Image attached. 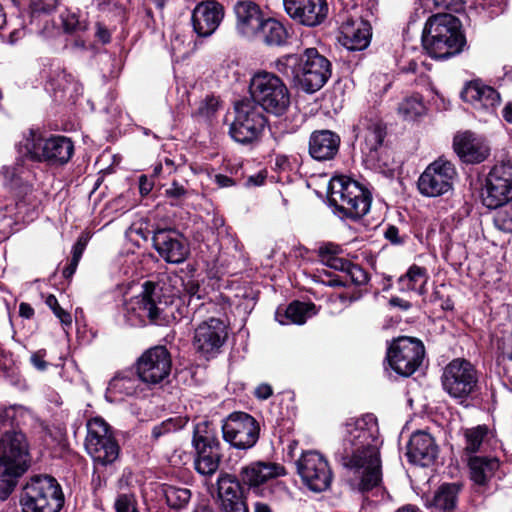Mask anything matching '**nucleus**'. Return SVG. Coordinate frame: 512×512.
<instances>
[{
	"mask_svg": "<svg viewBox=\"0 0 512 512\" xmlns=\"http://www.w3.org/2000/svg\"><path fill=\"white\" fill-rule=\"evenodd\" d=\"M46 89L50 91L56 101H62L65 95L71 91H78V83L64 70H54L47 81Z\"/></svg>",
	"mask_w": 512,
	"mask_h": 512,
	"instance_id": "c9c22d12",
	"label": "nucleus"
},
{
	"mask_svg": "<svg viewBox=\"0 0 512 512\" xmlns=\"http://www.w3.org/2000/svg\"><path fill=\"white\" fill-rule=\"evenodd\" d=\"M166 194L171 198L180 199L186 194V191L182 186L173 183V186L166 190Z\"/></svg>",
	"mask_w": 512,
	"mask_h": 512,
	"instance_id": "e2e57ef3",
	"label": "nucleus"
},
{
	"mask_svg": "<svg viewBox=\"0 0 512 512\" xmlns=\"http://www.w3.org/2000/svg\"><path fill=\"white\" fill-rule=\"evenodd\" d=\"M425 348L423 343L412 337H399L388 348L386 359L389 366L398 375H412L423 362Z\"/></svg>",
	"mask_w": 512,
	"mask_h": 512,
	"instance_id": "2eb2a0df",
	"label": "nucleus"
},
{
	"mask_svg": "<svg viewBox=\"0 0 512 512\" xmlns=\"http://www.w3.org/2000/svg\"><path fill=\"white\" fill-rule=\"evenodd\" d=\"M194 450L196 454L194 469L203 477V480H211L217 472L221 460L218 439L213 438L210 433L204 437V440L194 445Z\"/></svg>",
	"mask_w": 512,
	"mask_h": 512,
	"instance_id": "393cba45",
	"label": "nucleus"
},
{
	"mask_svg": "<svg viewBox=\"0 0 512 512\" xmlns=\"http://www.w3.org/2000/svg\"><path fill=\"white\" fill-rule=\"evenodd\" d=\"M278 73L306 93L320 90L331 76L330 61L316 48H307L300 54H288L275 62Z\"/></svg>",
	"mask_w": 512,
	"mask_h": 512,
	"instance_id": "7ed1b4c3",
	"label": "nucleus"
},
{
	"mask_svg": "<svg viewBox=\"0 0 512 512\" xmlns=\"http://www.w3.org/2000/svg\"><path fill=\"white\" fill-rule=\"evenodd\" d=\"M441 383L443 390L450 397L462 403L477 388V370L468 360L454 359L444 368Z\"/></svg>",
	"mask_w": 512,
	"mask_h": 512,
	"instance_id": "ddd939ff",
	"label": "nucleus"
},
{
	"mask_svg": "<svg viewBox=\"0 0 512 512\" xmlns=\"http://www.w3.org/2000/svg\"><path fill=\"white\" fill-rule=\"evenodd\" d=\"M285 468L274 462L254 461L242 466L238 477L243 486L260 494L262 486L272 479L285 475Z\"/></svg>",
	"mask_w": 512,
	"mask_h": 512,
	"instance_id": "4be33fe9",
	"label": "nucleus"
},
{
	"mask_svg": "<svg viewBox=\"0 0 512 512\" xmlns=\"http://www.w3.org/2000/svg\"><path fill=\"white\" fill-rule=\"evenodd\" d=\"M283 5L293 21L310 28L323 24L329 14L327 0H283Z\"/></svg>",
	"mask_w": 512,
	"mask_h": 512,
	"instance_id": "aec40b11",
	"label": "nucleus"
},
{
	"mask_svg": "<svg viewBox=\"0 0 512 512\" xmlns=\"http://www.w3.org/2000/svg\"><path fill=\"white\" fill-rule=\"evenodd\" d=\"M321 261L328 267L338 270L343 268V263L346 259L339 257L342 253V248L334 243H325L318 249Z\"/></svg>",
	"mask_w": 512,
	"mask_h": 512,
	"instance_id": "79ce46f5",
	"label": "nucleus"
},
{
	"mask_svg": "<svg viewBox=\"0 0 512 512\" xmlns=\"http://www.w3.org/2000/svg\"><path fill=\"white\" fill-rule=\"evenodd\" d=\"M234 113V120L229 127L232 139L241 144L258 140L266 123L263 111L250 99H243L235 103Z\"/></svg>",
	"mask_w": 512,
	"mask_h": 512,
	"instance_id": "9b49d317",
	"label": "nucleus"
},
{
	"mask_svg": "<svg viewBox=\"0 0 512 512\" xmlns=\"http://www.w3.org/2000/svg\"><path fill=\"white\" fill-rule=\"evenodd\" d=\"M19 155L36 162L50 165L66 164L74 153L73 142L65 136H51L44 139L35 130L23 133L16 144Z\"/></svg>",
	"mask_w": 512,
	"mask_h": 512,
	"instance_id": "423d86ee",
	"label": "nucleus"
},
{
	"mask_svg": "<svg viewBox=\"0 0 512 512\" xmlns=\"http://www.w3.org/2000/svg\"><path fill=\"white\" fill-rule=\"evenodd\" d=\"M495 227L505 233H512V207L496 212L493 219Z\"/></svg>",
	"mask_w": 512,
	"mask_h": 512,
	"instance_id": "de8ad7c7",
	"label": "nucleus"
},
{
	"mask_svg": "<svg viewBox=\"0 0 512 512\" xmlns=\"http://www.w3.org/2000/svg\"><path fill=\"white\" fill-rule=\"evenodd\" d=\"M171 371V357L164 346H155L147 350L137 362V373L142 382L157 384L163 381Z\"/></svg>",
	"mask_w": 512,
	"mask_h": 512,
	"instance_id": "6ab92c4d",
	"label": "nucleus"
},
{
	"mask_svg": "<svg viewBox=\"0 0 512 512\" xmlns=\"http://www.w3.org/2000/svg\"><path fill=\"white\" fill-rule=\"evenodd\" d=\"M251 101L261 110L276 116L283 115L290 105V93L283 80L268 71H258L250 79Z\"/></svg>",
	"mask_w": 512,
	"mask_h": 512,
	"instance_id": "1a4fd4ad",
	"label": "nucleus"
},
{
	"mask_svg": "<svg viewBox=\"0 0 512 512\" xmlns=\"http://www.w3.org/2000/svg\"><path fill=\"white\" fill-rule=\"evenodd\" d=\"M116 512H138L133 494H120L115 500Z\"/></svg>",
	"mask_w": 512,
	"mask_h": 512,
	"instance_id": "8fccbe9b",
	"label": "nucleus"
},
{
	"mask_svg": "<svg viewBox=\"0 0 512 512\" xmlns=\"http://www.w3.org/2000/svg\"><path fill=\"white\" fill-rule=\"evenodd\" d=\"M187 419L183 422L181 419H169L162 424V428L165 432L176 431L182 428L186 423Z\"/></svg>",
	"mask_w": 512,
	"mask_h": 512,
	"instance_id": "bf43d9fd",
	"label": "nucleus"
},
{
	"mask_svg": "<svg viewBox=\"0 0 512 512\" xmlns=\"http://www.w3.org/2000/svg\"><path fill=\"white\" fill-rule=\"evenodd\" d=\"M219 108V98L214 95H207L203 100L199 102L197 111L194 113V116L198 121L210 124L211 121L216 117Z\"/></svg>",
	"mask_w": 512,
	"mask_h": 512,
	"instance_id": "37998d69",
	"label": "nucleus"
},
{
	"mask_svg": "<svg viewBox=\"0 0 512 512\" xmlns=\"http://www.w3.org/2000/svg\"><path fill=\"white\" fill-rule=\"evenodd\" d=\"M224 18V7L216 0L202 1L194 8V32L199 37L211 36Z\"/></svg>",
	"mask_w": 512,
	"mask_h": 512,
	"instance_id": "bb28decb",
	"label": "nucleus"
},
{
	"mask_svg": "<svg viewBox=\"0 0 512 512\" xmlns=\"http://www.w3.org/2000/svg\"><path fill=\"white\" fill-rule=\"evenodd\" d=\"M46 305L53 311L55 316L60 320L63 325L69 326L72 323L71 315L65 311L58 303L57 298L50 294L46 297Z\"/></svg>",
	"mask_w": 512,
	"mask_h": 512,
	"instance_id": "09e8293b",
	"label": "nucleus"
},
{
	"mask_svg": "<svg viewBox=\"0 0 512 512\" xmlns=\"http://www.w3.org/2000/svg\"><path fill=\"white\" fill-rule=\"evenodd\" d=\"M487 427L486 426H477L472 429H468L465 431V439L466 446L465 451L467 453H475L479 451L480 446L484 440V437L487 435Z\"/></svg>",
	"mask_w": 512,
	"mask_h": 512,
	"instance_id": "c03bdc74",
	"label": "nucleus"
},
{
	"mask_svg": "<svg viewBox=\"0 0 512 512\" xmlns=\"http://www.w3.org/2000/svg\"><path fill=\"white\" fill-rule=\"evenodd\" d=\"M257 398L265 400L272 395V388L268 384H261L255 390Z\"/></svg>",
	"mask_w": 512,
	"mask_h": 512,
	"instance_id": "680f3d73",
	"label": "nucleus"
},
{
	"mask_svg": "<svg viewBox=\"0 0 512 512\" xmlns=\"http://www.w3.org/2000/svg\"><path fill=\"white\" fill-rule=\"evenodd\" d=\"M371 37V24L362 17H348L340 26V41L348 50L367 48Z\"/></svg>",
	"mask_w": 512,
	"mask_h": 512,
	"instance_id": "a878e982",
	"label": "nucleus"
},
{
	"mask_svg": "<svg viewBox=\"0 0 512 512\" xmlns=\"http://www.w3.org/2000/svg\"><path fill=\"white\" fill-rule=\"evenodd\" d=\"M210 433L213 438H217L215 428L210 421L203 420L197 423L194 427V445L204 440V437Z\"/></svg>",
	"mask_w": 512,
	"mask_h": 512,
	"instance_id": "864d4df0",
	"label": "nucleus"
},
{
	"mask_svg": "<svg viewBox=\"0 0 512 512\" xmlns=\"http://www.w3.org/2000/svg\"><path fill=\"white\" fill-rule=\"evenodd\" d=\"M340 136L331 130H316L309 138V154L317 161L333 159L339 151Z\"/></svg>",
	"mask_w": 512,
	"mask_h": 512,
	"instance_id": "7c9ffc66",
	"label": "nucleus"
},
{
	"mask_svg": "<svg viewBox=\"0 0 512 512\" xmlns=\"http://www.w3.org/2000/svg\"><path fill=\"white\" fill-rule=\"evenodd\" d=\"M316 314V306L313 303L294 301L285 310L287 321L280 320L281 324H303L306 320Z\"/></svg>",
	"mask_w": 512,
	"mask_h": 512,
	"instance_id": "ea45409f",
	"label": "nucleus"
},
{
	"mask_svg": "<svg viewBox=\"0 0 512 512\" xmlns=\"http://www.w3.org/2000/svg\"><path fill=\"white\" fill-rule=\"evenodd\" d=\"M167 503L172 508H182L189 503L191 498L190 490L185 488L170 487L166 490Z\"/></svg>",
	"mask_w": 512,
	"mask_h": 512,
	"instance_id": "49530a36",
	"label": "nucleus"
},
{
	"mask_svg": "<svg viewBox=\"0 0 512 512\" xmlns=\"http://www.w3.org/2000/svg\"><path fill=\"white\" fill-rule=\"evenodd\" d=\"M471 479L478 485H485L499 468L496 458L474 456L469 459Z\"/></svg>",
	"mask_w": 512,
	"mask_h": 512,
	"instance_id": "f704fd0d",
	"label": "nucleus"
},
{
	"mask_svg": "<svg viewBox=\"0 0 512 512\" xmlns=\"http://www.w3.org/2000/svg\"><path fill=\"white\" fill-rule=\"evenodd\" d=\"M287 38V29L280 21L263 18L252 39H258L267 46H281L286 43Z\"/></svg>",
	"mask_w": 512,
	"mask_h": 512,
	"instance_id": "72a5a7b5",
	"label": "nucleus"
},
{
	"mask_svg": "<svg viewBox=\"0 0 512 512\" xmlns=\"http://www.w3.org/2000/svg\"><path fill=\"white\" fill-rule=\"evenodd\" d=\"M153 188V182L147 176L142 175L139 178V190L142 195H147Z\"/></svg>",
	"mask_w": 512,
	"mask_h": 512,
	"instance_id": "052dcab7",
	"label": "nucleus"
},
{
	"mask_svg": "<svg viewBox=\"0 0 512 512\" xmlns=\"http://www.w3.org/2000/svg\"><path fill=\"white\" fill-rule=\"evenodd\" d=\"M461 95L463 100L486 109L493 108L500 103L499 93L494 88L480 82L468 84Z\"/></svg>",
	"mask_w": 512,
	"mask_h": 512,
	"instance_id": "473e14b6",
	"label": "nucleus"
},
{
	"mask_svg": "<svg viewBox=\"0 0 512 512\" xmlns=\"http://www.w3.org/2000/svg\"><path fill=\"white\" fill-rule=\"evenodd\" d=\"M227 333L223 323L210 318L198 325L194 331V348L206 360L214 357L226 339Z\"/></svg>",
	"mask_w": 512,
	"mask_h": 512,
	"instance_id": "412c9836",
	"label": "nucleus"
},
{
	"mask_svg": "<svg viewBox=\"0 0 512 512\" xmlns=\"http://www.w3.org/2000/svg\"><path fill=\"white\" fill-rule=\"evenodd\" d=\"M85 246H86V241L83 240L82 238H79L78 241L74 244L73 249H72V253H73L72 260H73L74 266L78 265L80 258L82 257L83 251L85 249Z\"/></svg>",
	"mask_w": 512,
	"mask_h": 512,
	"instance_id": "13d9d810",
	"label": "nucleus"
},
{
	"mask_svg": "<svg viewBox=\"0 0 512 512\" xmlns=\"http://www.w3.org/2000/svg\"><path fill=\"white\" fill-rule=\"evenodd\" d=\"M64 496L57 480L49 475L32 476L22 488V512H59Z\"/></svg>",
	"mask_w": 512,
	"mask_h": 512,
	"instance_id": "6e6552de",
	"label": "nucleus"
},
{
	"mask_svg": "<svg viewBox=\"0 0 512 512\" xmlns=\"http://www.w3.org/2000/svg\"><path fill=\"white\" fill-rule=\"evenodd\" d=\"M59 0H30V9L32 15L48 14L55 10Z\"/></svg>",
	"mask_w": 512,
	"mask_h": 512,
	"instance_id": "603ef678",
	"label": "nucleus"
},
{
	"mask_svg": "<svg viewBox=\"0 0 512 512\" xmlns=\"http://www.w3.org/2000/svg\"><path fill=\"white\" fill-rule=\"evenodd\" d=\"M29 454L25 436L17 431H5L0 438V499L5 500L14 490L17 478L28 468Z\"/></svg>",
	"mask_w": 512,
	"mask_h": 512,
	"instance_id": "39448f33",
	"label": "nucleus"
},
{
	"mask_svg": "<svg viewBox=\"0 0 512 512\" xmlns=\"http://www.w3.org/2000/svg\"><path fill=\"white\" fill-rule=\"evenodd\" d=\"M398 234V228H396L395 226H390L385 232V237L392 243L397 244L401 242Z\"/></svg>",
	"mask_w": 512,
	"mask_h": 512,
	"instance_id": "338daca9",
	"label": "nucleus"
},
{
	"mask_svg": "<svg viewBox=\"0 0 512 512\" xmlns=\"http://www.w3.org/2000/svg\"><path fill=\"white\" fill-rule=\"evenodd\" d=\"M429 279L425 268L413 265L407 273L399 278V286L402 291H414L419 295L426 293V284Z\"/></svg>",
	"mask_w": 512,
	"mask_h": 512,
	"instance_id": "4c0bfd02",
	"label": "nucleus"
},
{
	"mask_svg": "<svg viewBox=\"0 0 512 512\" xmlns=\"http://www.w3.org/2000/svg\"><path fill=\"white\" fill-rule=\"evenodd\" d=\"M457 175L455 166L444 158H438L429 164L420 175L417 187L426 197H439L452 191Z\"/></svg>",
	"mask_w": 512,
	"mask_h": 512,
	"instance_id": "dca6fc26",
	"label": "nucleus"
},
{
	"mask_svg": "<svg viewBox=\"0 0 512 512\" xmlns=\"http://www.w3.org/2000/svg\"><path fill=\"white\" fill-rule=\"evenodd\" d=\"M453 147L465 163H481L489 155V147L486 142L469 131L457 134L454 137Z\"/></svg>",
	"mask_w": 512,
	"mask_h": 512,
	"instance_id": "cd10ccee",
	"label": "nucleus"
},
{
	"mask_svg": "<svg viewBox=\"0 0 512 512\" xmlns=\"http://www.w3.org/2000/svg\"><path fill=\"white\" fill-rule=\"evenodd\" d=\"M426 113V106L418 95L403 99L398 106V114L406 121L416 120Z\"/></svg>",
	"mask_w": 512,
	"mask_h": 512,
	"instance_id": "a19ab883",
	"label": "nucleus"
},
{
	"mask_svg": "<svg viewBox=\"0 0 512 512\" xmlns=\"http://www.w3.org/2000/svg\"><path fill=\"white\" fill-rule=\"evenodd\" d=\"M328 193L330 202L347 218L359 220L370 210L371 193L347 176L333 177L329 181Z\"/></svg>",
	"mask_w": 512,
	"mask_h": 512,
	"instance_id": "0eeeda50",
	"label": "nucleus"
},
{
	"mask_svg": "<svg viewBox=\"0 0 512 512\" xmlns=\"http://www.w3.org/2000/svg\"><path fill=\"white\" fill-rule=\"evenodd\" d=\"M202 484L223 512H249L239 477L222 472L215 482L204 479Z\"/></svg>",
	"mask_w": 512,
	"mask_h": 512,
	"instance_id": "4468645a",
	"label": "nucleus"
},
{
	"mask_svg": "<svg viewBox=\"0 0 512 512\" xmlns=\"http://www.w3.org/2000/svg\"><path fill=\"white\" fill-rule=\"evenodd\" d=\"M32 179L33 172L22 158L0 170V181L4 188L17 198H23L31 192Z\"/></svg>",
	"mask_w": 512,
	"mask_h": 512,
	"instance_id": "b1692460",
	"label": "nucleus"
},
{
	"mask_svg": "<svg viewBox=\"0 0 512 512\" xmlns=\"http://www.w3.org/2000/svg\"><path fill=\"white\" fill-rule=\"evenodd\" d=\"M339 270L345 272L350 281L357 286L365 285L369 281L368 273L361 266L348 260H345L343 268Z\"/></svg>",
	"mask_w": 512,
	"mask_h": 512,
	"instance_id": "a18cd8bd",
	"label": "nucleus"
},
{
	"mask_svg": "<svg viewBox=\"0 0 512 512\" xmlns=\"http://www.w3.org/2000/svg\"><path fill=\"white\" fill-rule=\"evenodd\" d=\"M297 471L303 483L314 492L327 490L333 479L327 459L316 451H306L301 455Z\"/></svg>",
	"mask_w": 512,
	"mask_h": 512,
	"instance_id": "a211bd4d",
	"label": "nucleus"
},
{
	"mask_svg": "<svg viewBox=\"0 0 512 512\" xmlns=\"http://www.w3.org/2000/svg\"><path fill=\"white\" fill-rule=\"evenodd\" d=\"M223 438L236 449L247 450L259 439L260 426L257 420L245 412H233L222 425Z\"/></svg>",
	"mask_w": 512,
	"mask_h": 512,
	"instance_id": "f3484780",
	"label": "nucleus"
},
{
	"mask_svg": "<svg viewBox=\"0 0 512 512\" xmlns=\"http://www.w3.org/2000/svg\"><path fill=\"white\" fill-rule=\"evenodd\" d=\"M45 357L46 350L40 349L31 355L30 361L37 370L44 371L48 367V363L45 361Z\"/></svg>",
	"mask_w": 512,
	"mask_h": 512,
	"instance_id": "5fc2aeb1",
	"label": "nucleus"
},
{
	"mask_svg": "<svg viewBox=\"0 0 512 512\" xmlns=\"http://www.w3.org/2000/svg\"><path fill=\"white\" fill-rule=\"evenodd\" d=\"M179 278L182 281L185 297H187L188 301L190 302V300L192 299V280L188 275H186V280L182 276H180Z\"/></svg>",
	"mask_w": 512,
	"mask_h": 512,
	"instance_id": "69168bd1",
	"label": "nucleus"
},
{
	"mask_svg": "<svg viewBox=\"0 0 512 512\" xmlns=\"http://www.w3.org/2000/svg\"><path fill=\"white\" fill-rule=\"evenodd\" d=\"M85 448L95 465L101 466L113 463L120 450L110 426L101 417H94L87 422Z\"/></svg>",
	"mask_w": 512,
	"mask_h": 512,
	"instance_id": "f8f14e48",
	"label": "nucleus"
},
{
	"mask_svg": "<svg viewBox=\"0 0 512 512\" xmlns=\"http://www.w3.org/2000/svg\"><path fill=\"white\" fill-rule=\"evenodd\" d=\"M234 12L237 18V30L244 37L252 39L264 18L260 7L250 0H243L235 4Z\"/></svg>",
	"mask_w": 512,
	"mask_h": 512,
	"instance_id": "2f4dec72",
	"label": "nucleus"
},
{
	"mask_svg": "<svg viewBox=\"0 0 512 512\" xmlns=\"http://www.w3.org/2000/svg\"><path fill=\"white\" fill-rule=\"evenodd\" d=\"M95 37L102 44H107L111 40V31L101 22L95 24Z\"/></svg>",
	"mask_w": 512,
	"mask_h": 512,
	"instance_id": "4d7b16f0",
	"label": "nucleus"
},
{
	"mask_svg": "<svg viewBox=\"0 0 512 512\" xmlns=\"http://www.w3.org/2000/svg\"><path fill=\"white\" fill-rule=\"evenodd\" d=\"M437 454L438 447L429 433L419 431L412 434L406 453L410 462L427 467L435 461Z\"/></svg>",
	"mask_w": 512,
	"mask_h": 512,
	"instance_id": "c756f323",
	"label": "nucleus"
},
{
	"mask_svg": "<svg viewBox=\"0 0 512 512\" xmlns=\"http://www.w3.org/2000/svg\"><path fill=\"white\" fill-rule=\"evenodd\" d=\"M465 43L458 18L446 13L428 18L422 34V45L432 58L447 59L459 54Z\"/></svg>",
	"mask_w": 512,
	"mask_h": 512,
	"instance_id": "20e7f679",
	"label": "nucleus"
},
{
	"mask_svg": "<svg viewBox=\"0 0 512 512\" xmlns=\"http://www.w3.org/2000/svg\"><path fill=\"white\" fill-rule=\"evenodd\" d=\"M483 204L497 209L512 201V148L503 150L486 176L481 193Z\"/></svg>",
	"mask_w": 512,
	"mask_h": 512,
	"instance_id": "9d476101",
	"label": "nucleus"
},
{
	"mask_svg": "<svg viewBox=\"0 0 512 512\" xmlns=\"http://www.w3.org/2000/svg\"><path fill=\"white\" fill-rule=\"evenodd\" d=\"M174 311L171 296L163 291L161 282L145 281L139 295L130 298L124 305V316L131 326H168L189 314L188 306L176 304Z\"/></svg>",
	"mask_w": 512,
	"mask_h": 512,
	"instance_id": "f03ea898",
	"label": "nucleus"
},
{
	"mask_svg": "<svg viewBox=\"0 0 512 512\" xmlns=\"http://www.w3.org/2000/svg\"><path fill=\"white\" fill-rule=\"evenodd\" d=\"M142 380L139 375L131 371H125L117 374L108 386V393L119 396H132L137 393V389Z\"/></svg>",
	"mask_w": 512,
	"mask_h": 512,
	"instance_id": "e433bc0d",
	"label": "nucleus"
},
{
	"mask_svg": "<svg viewBox=\"0 0 512 512\" xmlns=\"http://www.w3.org/2000/svg\"><path fill=\"white\" fill-rule=\"evenodd\" d=\"M378 426L372 415L351 420L343 432L340 461L346 468L361 475L360 489L371 490L381 481V460Z\"/></svg>",
	"mask_w": 512,
	"mask_h": 512,
	"instance_id": "f257e3e1",
	"label": "nucleus"
},
{
	"mask_svg": "<svg viewBox=\"0 0 512 512\" xmlns=\"http://www.w3.org/2000/svg\"><path fill=\"white\" fill-rule=\"evenodd\" d=\"M62 21L64 29L67 32H78L87 30V23L85 21H81L79 17L74 13H67L66 15H62Z\"/></svg>",
	"mask_w": 512,
	"mask_h": 512,
	"instance_id": "3c124183",
	"label": "nucleus"
},
{
	"mask_svg": "<svg viewBox=\"0 0 512 512\" xmlns=\"http://www.w3.org/2000/svg\"><path fill=\"white\" fill-rule=\"evenodd\" d=\"M214 181L220 188L230 187V186L234 185V181L232 178L222 175V174H215Z\"/></svg>",
	"mask_w": 512,
	"mask_h": 512,
	"instance_id": "0e129e2a",
	"label": "nucleus"
},
{
	"mask_svg": "<svg viewBox=\"0 0 512 512\" xmlns=\"http://www.w3.org/2000/svg\"><path fill=\"white\" fill-rule=\"evenodd\" d=\"M153 245L160 256L170 263L184 261L189 253L180 235L173 230H157L153 235Z\"/></svg>",
	"mask_w": 512,
	"mask_h": 512,
	"instance_id": "c85d7f7f",
	"label": "nucleus"
},
{
	"mask_svg": "<svg viewBox=\"0 0 512 512\" xmlns=\"http://www.w3.org/2000/svg\"><path fill=\"white\" fill-rule=\"evenodd\" d=\"M265 178H266V175L263 174L262 172H259L256 175L248 177L247 184L253 185V186H260L264 183Z\"/></svg>",
	"mask_w": 512,
	"mask_h": 512,
	"instance_id": "774afa93",
	"label": "nucleus"
},
{
	"mask_svg": "<svg viewBox=\"0 0 512 512\" xmlns=\"http://www.w3.org/2000/svg\"><path fill=\"white\" fill-rule=\"evenodd\" d=\"M438 9H447L458 12L463 7V0H433Z\"/></svg>",
	"mask_w": 512,
	"mask_h": 512,
	"instance_id": "6e6d98bb",
	"label": "nucleus"
},
{
	"mask_svg": "<svg viewBox=\"0 0 512 512\" xmlns=\"http://www.w3.org/2000/svg\"><path fill=\"white\" fill-rule=\"evenodd\" d=\"M459 486L457 484H443L435 492L431 505L450 512L456 507Z\"/></svg>",
	"mask_w": 512,
	"mask_h": 512,
	"instance_id": "58836bf2",
	"label": "nucleus"
},
{
	"mask_svg": "<svg viewBox=\"0 0 512 512\" xmlns=\"http://www.w3.org/2000/svg\"><path fill=\"white\" fill-rule=\"evenodd\" d=\"M356 129L362 154L368 161H377L378 150L382 147L386 136V126L378 118H363Z\"/></svg>",
	"mask_w": 512,
	"mask_h": 512,
	"instance_id": "5701e85b",
	"label": "nucleus"
}]
</instances>
